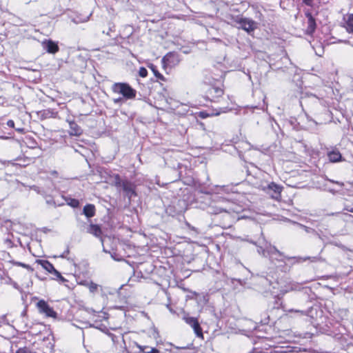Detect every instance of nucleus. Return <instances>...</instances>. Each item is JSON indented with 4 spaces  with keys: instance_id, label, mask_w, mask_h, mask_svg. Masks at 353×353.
Returning a JSON list of instances; mask_svg holds the SVG:
<instances>
[{
    "instance_id": "1",
    "label": "nucleus",
    "mask_w": 353,
    "mask_h": 353,
    "mask_svg": "<svg viewBox=\"0 0 353 353\" xmlns=\"http://www.w3.org/2000/svg\"><path fill=\"white\" fill-rule=\"evenodd\" d=\"M263 256L265 257H269L270 260L272 263L284 262L285 259H294L297 263H301L309 260L312 263H315L321 260L320 256H306V257H287L283 253L278 250L276 247L272 246L271 245L267 246L266 250H263Z\"/></svg>"
},
{
    "instance_id": "2",
    "label": "nucleus",
    "mask_w": 353,
    "mask_h": 353,
    "mask_svg": "<svg viewBox=\"0 0 353 353\" xmlns=\"http://www.w3.org/2000/svg\"><path fill=\"white\" fill-rule=\"evenodd\" d=\"M111 89L113 93L121 95L125 101L134 99L137 95L136 90L127 83H114Z\"/></svg>"
},
{
    "instance_id": "3",
    "label": "nucleus",
    "mask_w": 353,
    "mask_h": 353,
    "mask_svg": "<svg viewBox=\"0 0 353 353\" xmlns=\"http://www.w3.org/2000/svg\"><path fill=\"white\" fill-rule=\"evenodd\" d=\"M183 320L194 330V332L199 338L203 339L202 328L197 318L190 316L188 314H184Z\"/></svg>"
},
{
    "instance_id": "4",
    "label": "nucleus",
    "mask_w": 353,
    "mask_h": 353,
    "mask_svg": "<svg viewBox=\"0 0 353 353\" xmlns=\"http://www.w3.org/2000/svg\"><path fill=\"white\" fill-rule=\"evenodd\" d=\"M36 305L40 314L45 315L46 317L57 319V313L46 301L40 300L37 303Z\"/></svg>"
},
{
    "instance_id": "5",
    "label": "nucleus",
    "mask_w": 353,
    "mask_h": 353,
    "mask_svg": "<svg viewBox=\"0 0 353 353\" xmlns=\"http://www.w3.org/2000/svg\"><path fill=\"white\" fill-rule=\"evenodd\" d=\"M235 22L239 24V28H242L248 33L253 32L256 28V22L248 18L237 17Z\"/></svg>"
},
{
    "instance_id": "6",
    "label": "nucleus",
    "mask_w": 353,
    "mask_h": 353,
    "mask_svg": "<svg viewBox=\"0 0 353 353\" xmlns=\"http://www.w3.org/2000/svg\"><path fill=\"white\" fill-rule=\"evenodd\" d=\"M179 62V56L174 52H168L162 59V63L164 68H174L177 65Z\"/></svg>"
},
{
    "instance_id": "7",
    "label": "nucleus",
    "mask_w": 353,
    "mask_h": 353,
    "mask_svg": "<svg viewBox=\"0 0 353 353\" xmlns=\"http://www.w3.org/2000/svg\"><path fill=\"white\" fill-rule=\"evenodd\" d=\"M281 190L282 188L274 182L270 183L266 188L267 192L274 199L280 198Z\"/></svg>"
},
{
    "instance_id": "8",
    "label": "nucleus",
    "mask_w": 353,
    "mask_h": 353,
    "mask_svg": "<svg viewBox=\"0 0 353 353\" xmlns=\"http://www.w3.org/2000/svg\"><path fill=\"white\" fill-rule=\"evenodd\" d=\"M121 189L124 192L125 196H127L130 200L137 195L135 186L131 181L125 180V183H123V188Z\"/></svg>"
},
{
    "instance_id": "9",
    "label": "nucleus",
    "mask_w": 353,
    "mask_h": 353,
    "mask_svg": "<svg viewBox=\"0 0 353 353\" xmlns=\"http://www.w3.org/2000/svg\"><path fill=\"white\" fill-rule=\"evenodd\" d=\"M66 121L70 126L68 132L70 136L79 137L83 134V130L74 121L67 119Z\"/></svg>"
},
{
    "instance_id": "10",
    "label": "nucleus",
    "mask_w": 353,
    "mask_h": 353,
    "mask_svg": "<svg viewBox=\"0 0 353 353\" xmlns=\"http://www.w3.org/2000/svg\"><path fill=\"white\" fill-rule=\"evenodd\" d=\"M305 14L307 19V26L305 31L307 34L311 35L316 30V21L310 12H306Z\"/></svg>"
},
{
    "instance_id": "11",
    "label": "nucleus",
    "mask_w": 353,
    "mask_h": 353,
    "mask_svg": "<svg viewBox=\"0 0 353 353\" xmlns=\"http://www.w3.org/2000/svg\"><path fill=\"white\" fill-rule=\"evenodd\" d=\"M86 232L89 234L94 235L97 238H100L101 242L103 243L102 230L99 225L90 223L87 227Z\"/></svg>"
},
{
    "instance_id": "12",
    "label": "nucleus",
    "mask_w": 353,
    "mask_h": 353,
    "mask_svg": "<svg viewBox=\"0 0 353 353\" xmlns=\"http://www.w3.org/2000/svg\"><path fill=\"white\" fill-rule=\"evenodd\" d=\"M43 49L48 53L54 54L59 51L58 45L52 40H45L42 42Z\"/></svg>"
},
{
    "instance_id": "13",
    "label": "nucleus",
    "mask_w": 353,
    "mask_h": 353,
    "mask_svg": "<svg viewBox=\"0 0 353 353\" xmlns=\"http://www.w3.org/2000/svg\"><path fill=\"white\" fill-rule=\"evenodd\" d=\"M327 157L330 162L336 163L341 161L342 156L339 150L333 149L327 152Z\"/></svg>"
},
{
    "instance_id": "14",
    "label": "nucleus",
    "mask_w": 353,
    "mask_h": 353,
    "mask_svg": "<svg viewBox=\"0 0 353 353\" xmlns=\"http://www.w3.org/2000/svg\"><path fill=\"white\" fill-rule=\"evenodd\" d=\"M83 212L87 218H91L95 214V207L92 204H87L83 207Z\"/></svg>"
},
{
    "instance_id": "15",
    "label": "nucleus",
    "mask_w": 353,
    "mask_h": 353,
    "mask_svg": "<svg viewBox=\"0 0 353 353\" xmlns=\"http://www.w3.org/2000/svg\"><path fill=\"white\" fill-rule=\"evenodd\" d=\"M344 27L348 33L353 34V14L347 16Z\"/></svg>"
},
{
    "instance_id": "16",
    "label": "nucleus",
    "mask_w": 353,
    "mask_h": 353,
    "mask_svg": "<svg viewBox=\"0 0 353 353\" xmlns=\"http://www.w3.org/2000/svg\"><path fill=\"white\" fill-rule=\"evenodd\" d=\"M37 263L41 265V267L45 269L46 271H48L49 273H52V270H54V265L46 260H38Z\"/></svg>"
},
{
    "instance_id": "17",
    "label": "nucleus",
    "mask_w": 353,
    "mask_h": 353,
    "mask_svg": "<svg viewBox=\"0 0 353 353\" xmlns=\"http://www.w3.org/2000/svg\"><path fill=\"white\" fill-rule=\"evenodd\" d=\"M301 289H302V287H301V285L300 283H290L289 284V286L287 287L286 286V289L285 290H283L282 292L283 294L285 293H287L290 291H293V290H301Z\"/></svg>"
},
{
    "instance_id": "18",
    "label": "nucleus",
    "mask_w": 353,
    "mask_h": 353,
    "mask_svg": "<svg viewBox=\"0 0 353 353\" xmlns=\"http://www.w3.org/2000/svg\"><path fill=\"white\" fill-rule=\"evenodd\" d=\"M311 312V308L307 310H294L290 309L288 310V313H294L299 316H309V313Z\"/></svg>"
},
{
    "instance_id": "19",
    "label": "nucleus",
    "mask_w": 353,
    "mask_h": 353,
    "mask_svg": "<svg viewBox=\"0 0 353 353\" xmlns=\"http://www.w3.org/2000/svg\"><path fill=\"white\" fill-rule=\"evenodd\" d=\"M51 274L54 276V279L59 280L61 283L67 281V279L62 276L61 273L59 271H57L55 268L54 269V270H52Z\"/></svg>"
},
{
    "instance_id": "20",
    "label": "nucleus",
    "mask_w": 353,
    "mask_h": 353,
    "mask_svg": "<svg viewBox=\"0 0 353 353\" xmlns=\"http://www.w3.org/2000/svg\"><path fill=\"white\" fill-rule=\"evenodd\" d=\"M139 348L143 353H159V350H157V348H154V347H150L148 346H144V347L139 346Z\"/></svg>"
},
{
    "instance_id": "21",
    "label": "nucleus",
    "mask_w": 353,
    "mask_h": 353,
    "mask_svg": "<svg viewBox=\"0 0 353 353\" xmlns=\"http://www.w3.org/2000/svg\"><path fill=\"white\" fill-rule=\"evenodd\" d=\"M85 286L88 288L90 292L94 293L97 291L99 285L93 283L92 281L87 282Z\"/></svg>"
},
{
    "instance_id": "22",
    "label": "nucleus",
    "mask_w": 353,
    "mask_h": 353,
    "mask_svg": "<svg viewBox=\"0 0 353 353\" xmlns=\"http://www.w3.org/2000/svg\"><path fill=\"white\" fill-rule=\"evenodd\" d=\"M123 183H125V180H121L119 174L115 175V176H114L115 186L118 188H122Z\"/></svg>"
},
{
    "instance_id": "23",
    "label": "nucleus",
    "mask_w": 353,
    "mask_h": 353,
    "mask_svg": "<svg viewBox=\"0 0 353 353\" xmlns=\"http://www.w3.org/2000/svg\"><path fill=\"white\" fill-rule=\"evenodd\" d=\"M150 68L152 70V72L156 77H157L159 79H161V80L164 79L163 76L157 70V68L154 65H152Z\"/></svg>"
},
{
    "instance_id": "24",
    "label": "nucleus",
    "mask_w": 353,
    "mask_h": 353,
    "mask_svg": "<svg viewBox=\"0 0 353 353\" xmlns=\"http://www.w3.org/2000/svg\"><path fill=\"white\" fill-rule=\"evenodd\" d=\"M51 114L52 112L50 110H43L38 113V114L42 119H45L50 117Z\"/></svg>"
},
{
    "instance_id": "25",
    "label": "nucleus",
    "mask_w": 353,
    "mask_h": 353,
    "mask_svg": "<svg viewBox=\"0 0 353 353\" xmlns=\"http://www.w3.org/2000/svg\"><path fill=\"white\" fill-rule=\"evenodd\" d=\"M139 74L143 78L146 77L148 75V70L144 67H141L139 70Z\"/></svg>"
},
{
    "instance_id": "26",
    "label": "nucleus",
    "mask_w": 353,
    "mask_h": 353,
    "mask_svg": "<svg viewBox=\"0 0 353 353\" xmlns=\"http://www.w3.org/2000/svg\"><path fill=\"white\" fill-rule=\"evenodd\" d=\"M16 265H17L19 266H21L23 268H25L26 269H27L28 270H29L30 272L33 271V268H32V267L28 264H25L21 262H17Z\"/></svg>"
},
{
    "instance_id": "27",
    "label": "nucleus",
    "mask_w": 353,
    "mask_h": 353,
    "mask_svg": "<svg viewBox=\"0 0 353 353\" xmlns=\"http://www.w3.org/2000/svg\"><path fill=\"white\" fill-rule=\"evenodd\" d=\"M79 201L75 199H70V201L68 203V205H70V206H72L73 208L77 207L79 205Z\"/></svg>"
},
{
    "instance_id": "28",
    "label": "nucleus",
    "mask_w": 353,
    "mask_h": 353,
    "mask_svg": "<svg viewBox=\"0 0 353 353\" xmlns=\"http://www.w3.org/2000/svg\"><path fill=\"white\" fill-rule=\"evenodd\" d=\"M125 100L123 97H118L116 99H113V102L114 104H121L123 103Z\"/></svg>"
},
{
    "instance_id": "29",
    "label": "nucleus",
    "mask_w": 353,
    "mask_h": 353,
    "mask_svg": "<svg viewBox=\"0 0 353 353\" xmlns=\"http://www.w3.org/2000/svg\"><path fill=\"white\" fill-rule=\"evenodd\" d=\"M328 181L332 183L337 184L340 187H343L344 185V183L343 182H341V181H334V180H332V179H328Z\"/></svg>"
},
{
    "instance_id": "30",
    "label": "nucleus",
    "mask_w": 353,
    "mask_h": 353,
    "mask_svg": "<svg viewBox=\"0 0 353 353\" xmlns=\"http://www.w3.org/2000/svg\"><path fill=\"white\" fill-rule=\"evenodd\" d=\"M214 91L218 96H221L223 94V90L221 88H214Z\"/></svg>"
},
{
    "instance_id": "31",
    "label": "nucleus",
    "mask_w": 353,
    "mask_h": 353,
    "mask_svg": "<svg viewBox=\"0 0 353 353\" xmlns=\"http://www.w3.org/2000/svg\"><path fill=\"white\" fill-rule=\"evenodd\" d=\"M46 203L48 205H56V203H55L54 200L53 199H51V198L48 199H46Z\"/></svg>"
},
{
    "instance_id": "32",
    "label": "nucleus",
    "mask_w": 353,
    "mask_h": 353,
    "mask_svg": "<svg viewBox=\"0 0 353 353\" xmlns=\"http://www.w3.org/2000/svg\"><path fill=\"white\" fill-rule=\"evenodd\" d=\"M7 125L10 128H14V122L13 120H8L7 121Z\"/></svg>"
},
{
    "instance_id": "33",
    "label": "nucleus",
    "mask_w": 353,
    "mask_h": 353,
    "mask_svg": "<svg viewBox=\"0 0 353 353\" xmlns=\"http://www.w3.org/2000/svg\"><path fill=\"white\" fill-rule=\"evenodd\" d=\"M303 2L306 6H311L312 5L313 0H303Z\"/></svg>"
},
{
    "instance_id": "34",
    "label": "nucleus",
    "mask_w": 353,
    "mask_h": 353,
    "mask_svg": "<svg viewBox=\"0 0 353 353\" xmlns=\"http://www.w3.org/2000/svg\"><path fill=\"white\" fill-rule=\"evenodd\" d=\"M267 250V247L265 248H263L262 247H259L258 249H257V252L262 254L263 255V250Z\"/></svg>"
},
{
    "instance_id": "35",
    "label": "nucleus",
    "mask_w": 353,
    "mask_h": 353,
    "mask_svg": "<svg viewBox=\"0 0 353 353\" xmlns=\"http://www.w3.org/2000/svg\"><path fill=\"white\" fill-rule=\"evenodd\" d=\"M344 210L346 211L350 212H353V208H350L348 206H345Z\"/></svg>"
},
{
    "instance_id": "36",
    "label": "nucleus",
    "mask_w": 353,
    "mask_h": 353,
    "mask_svg": "<svg viewBox=\"0 0 353 353\" xmlns=\"http://www.w3.org/2000/svg\"><path fill=\"white\" fill-rule=\"evenodd\" d=\"M223 211H225L224 210L221 209V208H219L214 212H212V213H214V214H219Z\"/></svg>"
},
{
    "instance_id": "37",
    "label": "nucleus",
    "mask_w": 353,
    "mask_h": 353,
    "mask_svg": "<svg viewBox=\"0 0 353 353\" xmlns=\"http://www.w3.org/2000/svg\"><path fill=\"white\" fill-rule=\"evenodd\" d=\"M68 253H69V250H67L60 256L62 257V258H65L66 256V254H68Z\"/></svg>"
},
{
    "instance_id": "38",
    "label": "nucleus",
    "mask_w": 353,
    "mask_h": 353,
    "mask_svg": "<svg viewBox=\"0 0 353 353\" xmlns=\"http://www.w3.org/2000/svg\"><path fill=\"white\" fill-rule=\"evenodd\" d=\"M33 190H34L35 191H38V187L34 185L32 188Z\"/></svg>"
},
{
    "instance_id": "39",
    "label": "nucleus",
    "mask_w": 353,
    "mask_h": 353,
    "mask_svg": "<svg viewBox=\"0 0 353 353\" xmlns=\"http://www.w3.org/2000/svg\"><path fill=\"white\" fill-rule=\"evenodd\" d=\"M89 19V17H87L84 20L81 21V22H85Z\"/></svg>"
},
{
    "instance_id": "40",
    "label": "nucleus",
    "mask_w": 353,
    "mask_h": 353,
    "mask_svg": "<svg viewBox=\"0 0 353 353\" xmlns=\"http://www.w3.org/2000/svg\"><path fill=\"white\" fill-rule=\"evenodd\" d=\"M339 214V212L332 213V214H330V215H334V214Z\"/></svg>"
},
{
    "instance_id": "41",
    "label": "nucleus",
    "mask_w": 353,
    "mask_h": 353,
    "mask_svg": "<svg viewBox=\"0 0 353 353\" xmlns=\"http://www.w3.org/2000/svg\"><path fill=\"white\" fill-rule=\"evenodd\" d=\"M303 227L305 228L306 231L308 232V230H307L308 228L305 227V226H303Z\"/></svg>"
}]
</instances>
